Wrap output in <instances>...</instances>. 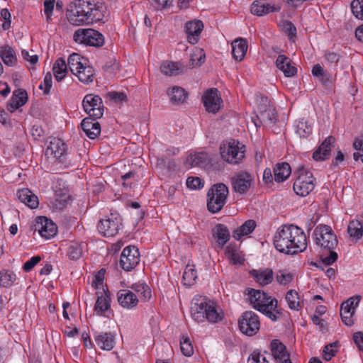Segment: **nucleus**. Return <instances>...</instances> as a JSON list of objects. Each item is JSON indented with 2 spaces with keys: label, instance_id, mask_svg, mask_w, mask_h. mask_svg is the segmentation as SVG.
Segmentation results:
<instances>
[{
  "label": "nucleus",
  "instance_id": "47",
  "mask_svg": "<svg viewBox=\"0 0 363 363\" xmlns=\"http://www.w3.org/2000/svg\"><path fill=\"white\" fill-rule=\"evenodd\" d=\"M298 294L295 290H289L286 295V300L289 307L292 310L298 311L299 305Z\"/></svg>",
  "mask_w": 363,
  "mask_h": 363
},
{
  "label": "nucleus",
  "instance_id": "4",
  "mask_svg": "<svg viewBox=\"0 0 363 363\" xmlns=\"http://www.w3.org/2000/svg\"><path fill=\"white\" fill-rule=\"evenodd\" d=\"M191 314L193 319L197 323H202L207 320L210 323H218L222 320V315L216 308L207 303L206 299L196 300L191 307Z\"/></svg>",
  "mask_w": 363,
  "mask_h": 363
},
{
  "label": "nucleus",
  "instance_id": "61",
  "mask_svg": "<svg viewBox=\"0 0 363 363\" xmlns=\"http://www.w3.org/2000/svg\"><path fill=\"white\" fill-rule=\"evenodd\" d=\"M160 163L157 165L160 166L161 169H164L166 171V173H170L176 171V164L174 161L170 160H160Z\"/></svg>",
  "mask_w": 363,
  "mask_h": 363
},
{
  "label": "nucleus",
  "instance_id": "3",
  "mask_svg": "<svg viewBox=\"0 0 363 363\" xmlns=\"http://www.w3.org/2000/svg\"><path fill=\"white\" fill-rule=\"evenodd\" d=\"M249 300L252 307L266 315L267 317L276 321L277 314H280L277 309L278 301L276 298L267 295L260 290L251 289L249 290Z\"/></svg>",
  "mask_w": 363,
  "mask_h": 363
},
{
  "label": "nucleus",
  "instance_id": "50",
  "mask_svg": "<svg viewBox=\"0 0 363 363\" xmlns=\"http://www.w3.org/2000/svg\"><path fill=\"white\" fill-rule=\"evenodd\" d=\"M15 280V274L9 271L0 272V285L3 287H8L13 284Z\"/></svg>",
  "mask_w": 363,
  "mask_h": 363
},
{
  "label": "nucleus",
  "instance_id": "16",
  "mask_svg": "<svg viewBox=\"0 0 363 363\" xmlns=\"http://www.w3.org/2000/svg\"><path fill=\"white\" fill-rule=\"evenodd\" d=\"M31 230L35 232L38 231L42 237L48 239L56 235L57 227L55 223L46 217L38 216L31 226Z\"/></svg>",
  "mask_w": 363,
  "mask_h": 363
},
{
  "label": "nucleus",
  "instance_id": "21",
  "mask_svg": "<svg viewBox=\"0 0 363 363\" xmlns=\"http://www.w3.org/2000/svg\"><path fill=\"white\" fill-rule=\"evenodd\" d=\"M97 119L89 116L82 121V129L90 139H95L101 133V125Z\"/></svg>",
  "mask_w": 363,
  "mask_h": 363
},
{
  "label": "nucleus",
  "instance_id": "39",
  "mask_svg": "<svg viewBox=\"0 0 363 363\" xmlns=\"http://www.w3.org/2000/svg\"><path fill=\"white\" fill-rule=\"evenodd\" d=\"M86 60L79 54L74 52L69 55L67 65L71 72L74 74L78 69L86 64Z\"/></svg>",
  "mask_w": 363,
  "mask_h": 363
},
{
  "label": "nucleus",
  "instance_id": "30",
  "mask_svg": "<svg viewBox=\"0 0 363 363\" xmlns=\"http://www.w3.org/2000/svg\"><path fill=\"white\" fill-rule=\"evenodd\" d=\"M274 5L261 0L255 1L250 7V11L253 15L262 16L271 12L277 11Z\"/></svg>",
  "mask_w": 363,
  "mask_h": 363
},
{
  "label": "nucleus",
  "instance_id": "2",
  "mask_svg": "<svg viewBox=\"0 0 363 363\" xmlns=\"http://www.w3.org/2000/svg\"><path fill=\"white\" fill-rule=\"evenodd\" d=\"M105 11L102 0H76L68 20L74 26L89 25L101 21Z\"/></svg>",
  "mask_w": 363,
  "mask_h": 363
},
{
  "label": "nucleus",
  "instance_id": "57",
  "mask_svg": "<svg viewBox=\"0 0 363 363\" xmlns=\"http://www.w3.org/2000/svg\"><path fill=\"white\" fill-rule=\"evenodd\" d=\"M277 281L282 285H286L293 280V275L291 273L280 270L276 275Z\"/></svg>",
  "mask_w": 363,
  "mask_h": 363
},
{
  "label": "nucleus",
  "instance_id": "18",
  "mask_svg": "<svg viewBox=\"0 0 363 363\" xmlns=\"http://www.w3.org/2000/svg\"><path fill=\"white\" fill-rule=\"evenodd\" d=\"M270 350L276 363H292L286 347L279 340L274 339L271 342Z\"/></svg>",
  "mask_w": 363,
  "mask_h": 363
},
{
  "label": "nucleus",
  "instance_id": "29",
  "mask_svg": "<svg viewBox=\"0 0 363 363\" xmlns=\"http://www.w3.org/2000/svg\"><path fill=\"white\" fill-rule=\"evenodd\" d=\"M17 196L21 202L23 203L31 209L36 208L39 205L38 196L33 194L28 189L18 190Z\"/></svg>",
  "mask_w": 363,
  "mask_h": 363
},
{
  "label": "nucleus",
  "instance_id": "45",
  "mask_svg": "<svg viewBox=\"0 0 363 363\" xmlns=\"http://www.w3.org/2000/svg\"><path fill=\"white\" fill-rule=\"evenodd\" d=\"M162 73L167 76L177 75L179 73V65L177 62L165 61L160 66Z\"/></svg>",
  "mask_w": 363,
  "mask_h": 363
},
{
  "label": "nucleus",
  "instance_id": "52",
  "mask_svg": "<svg viewBox=\"0 0 363 363\" xmlns=\"http://www.w3.org/2000/svg\"><path fill=\"white\" fill-rule=\"evenodd\" d=\"M353 147L356 152L353 154V159L363 157V134L357 137L353 143Z\"/></svg>",
  "mask_w": 363,
  "mask_h": 363
},
{
  "label": "nucleus",
  "instance_id": "23",
  "mask_svg": "<svg viewBox=\"0 0 363 363\" xmlns=\"http://www.w3.org/2000/svg\"><path fill=\"white\" fill-rule=\"evenodd\" d=\"M117 296L119 304L123 308L131 309L138 305V297L130 290L121 289Z\"/></svg>",
  "mask_w": 363,
  "mask_h": 363
},
{
  "label": "nucleus",
  "instance_id": "12",
  "mask_svg": "<svg viewBox=\"0 0 363 363\" xmlns=\"http://www.w3.org/2000/svg\"><path fill=\"white\" fill-rule=\"evenodd\" d=\"M122 225L120 216L111 214L107 218L101 219L97 225L100 234L104 237H113L118 234Z\"/></svg>",
  "mask_w": 363,
  "mask_h": 363
},
{
  "label": "nucleus",
  "instance_id": "40",
  "mask_svg": "<svg viewBox=\"0 0 363 363\" xmlns=\"http://www.w3.org/2000/svg\"><path fill=\"white\" fill-rule=\"evenodd\" d=\"M130 289L134 291L140 298L146 301L151 298V290L150 287L145 283H135L130 286Z\"/></svg>",
  "mask_w": 363,
  "mask_h": 363
},
{
  "label": "nucleus",
  "instance_id": "19",
  "mask_svg": "<svg viewBox=\"0 0 363 363\" xmlns=\"http://www.w3.org/2000/svg\"><path fill=\"white\" fill-rule=\"evenodd\" d=\"M67 152V145L58 138H51L45 150V155L49 159H60Z\"/></svg>",
  "mask_w": 363,
  "mask_h": 363
},
{
  "label": "nucleus",
  "instance_id": "48",
  "mask_svg": "<svg viewBox=\"0 0 363 363\" xmlns=\"http://www.w3.org/2000/svg\"><path fill=\"white\" fill-rule=\"evenodd\" d=\"M182 353L186 357H191L194 354L192 343L188 336L183 335L180 340Z\"/></svg>",
  "mask_w": 363,
  "mask_h": 363
},
{
  "label": "nucleus",
  "instance_id": "44",
  "mask_svg": "<svg viewBox=\"0 0 363 363\" xmlns=\"http://www.w3.org/2000/svg\"><path fill=\"white\" fill-rule=\"evenodd\" d=\"M206 55L203 49L195 48L191 55L190 66L192 67L201 66L204 63Z\"/></svg>",
  "mask_w": 363,
  "mask_h": 363
},
{
  "label": "nucleus",
  "instance_id": "11",
  "mask_svg": "<svg viewBox=\"0 0 363 363\" xmlns=\"http://www.w3.org/2000/svg\"><path fill=\"white\" fill-rule=\"evenodd\" d=\"M240 330L248 336L255 335L259 330L258 315L253 311H245L238 320Z\"/></svg>",
  "mask_w": 363,
  "mask_h": 363
},
{
  "label": "nucleus",
  "instance_id": "7",
  "mask_svg": "<svg viewBox=\"0 0 363 363\" xmlns=\"http://www.w3.org/2000/svg\"><path fill=\"white\" fill-rule=\"evenodd\" d=\"M226 162L230 164H238L240 160H185L184 166L189 169L193 167L203 168L208 174L223 172L226 166Z\"/></svg>",
  "mask_w": 363,
  "mask_h": 363
},
{
  "label": "nucleus",
  "instance_id": "51",
  "mask_svg": "<svg viewBox=\"0 0 363 363\" xmlns=\"http://www.w3.org/2000/svg\"><path fill=\"white\" fill-rule=\"evenodd\" d=\"M343 54L344 52L342 50L326 51L324 57L328 64H337L343 57Z\"/></svg>",
  "mask_w": 363,
  "mask_h": 363
},
{
  "label": "nucleus",
  "instance_id": "6",
  "mask_svg": "<svg viewBox=\"0 0 363 363\" xmlns=\"http://www.w3.org/2000/svg\"><path fill=\"white\" fill-rule=\"evenodd\" d=\"M315 179L313 174L303 167L298 170V176L294 183V190L297 195L306 196L315 188Z\"/></svg>",
  "mask_w": 363,
  "mask_h": 363
},
{
  "label": "nucleus",
  "instance_id": "46",
  "mask_svg": "<svg viewBox=\"0 0 363 363\" xmlns=\"http://www.w3.org/2000/svg\"><path fill=\"white\" fill-rule=\"evenodd\" d=\"M84 245V243H71L67 252L69 258L72 260L79 259L82 256Z\"/></svg>",
  "mask_w": 363,
  "mask_h": 363
},
{
  "label": "nucleus",
  "instance_id": "49",
  "mask_svg": "<svg viewBox=\"0 0 363 363\" xmlns=\"http://www.w3.org/2000/svg\"><path fill=\"white\" fill-rule=\"evenodd\" d=\"M272 150L274 152V147L269 146L267 147V150L264 149L262 147H257L255 150V159H263L268 158L272 159L275 157H279L277 154H272Z\"/></svg>",
  "mask_w": 363,
  "mask_h": 363
},
{
  "label": "nucleus",
  "instance_id": "56",
  "mask_svg": "<svg viewBox=\"0 0 363 363\" xmlns=\"http://www.w3.org/2000/svg\"><path fill=\"white\" fill-rule=\"evenodd\" d=\"M52 85V76L48 72L44 77L43 82L39 86V89L43 90L44 94H48L50 93V89Z\"/></svg>",
  "mask_w": 363,
  "mask_h": 363
},
{
  "label": "nucleus",
  "instance_id": "53",
  "mask_svg": "<svg viewBox=\"0 0 363 363\" xmlns=\"http://www.w3.org/2000/svg\"><path fill=\"white\" fill-rule=\"evenodd\" d=\"M296 133L300 137H307L312 133V127L306 121H301L297 124Z\"/></svg>",
  "mask_w": 363,
  "mask_h": 363
},
{
  "label": "nucleus",
  "instance_id": "20",
  "mask_svg": "<svg viewBox=\"0 0 363 363\" xmlns=\"http://www.w3.org/2000/svg\"><path fill=\"white\" fill-rule=\"evenodd\" d=\"M203 29V23L200 20L187 22L185 26L187 41L191 45L196 44L199 40Z\"/></svg>",
  "mask_w": 363,
  "mask_h": 363
},
{
  "label": "nucleus",
  "instance_id": "63",
  "mask_svg": "<svg viewBox=\"0 0 363 363\" xmlns=\"http://www.w3.org/2000/svg\"><path fill=\"white\" fill-rule=\"evenodd\" d=\"M40 260L41 257L40 256H34L31 257L24 263L23 269L25 272H30Z\"/></svg>",
  "mask_w": 363,
  "mask_h": 363
},
{
  "label": "nucleus",
  "instance_id": "36",
  "mask_svg": "<svg viewBox=\"0 0 363 363\" xmlns=\"http://www.w3.org/2000/svg\"><path fill=\"white\" fill-rule=\"evenodd\" d=\"M291 173V167L287 162L278 163L274 169V179L278 182L286 180Z\"/></svg>",
  "mask_w": 363,
  "mask_h": 363
},
{
  "label": "nucleus",
  "instance_id": "42",
  "mask_svg": "<svg viewBox=\"0 0 363 363\" xmlns=\"http://www.w3.org/2000/svg\"><path fill=\"white\" fill-rule=\"evenodd\" d=\"M196 278L197 272L194 265H186L182 277L183 284L187 286H191L194 284Z\"/></svg>",
  "mask_w": 363,
  "mask_h": 363
},
{
  "label": "nucleus",
  "instance_id": "43",
  "mask_svg": "<svg viewBox=\"0 0 363 363\" xmlns=\"http://www.w3.org/2000/svg\"><path fill=\"white\" fill-rule=\"evenodd\" d=\"M347 232L350 237L357 240L361 238L363 235V225L357 220H353L350 222L347 227Z\"/></svg>",
  "mask_w": 363,
  "mask_h": 363
},
{
  "label": "nucleus",
  "instance_id": "17",
  "mask_svg": "<svg viewBox=\"0 0 363 363\" xmlns=\"http://www.w3.org/2000/svg\"><path fill=\"white\" fill-rule=\"evenodd\" d=\"M203 101L206 111L213 113H216L220 110L223 102L216 89L207 90L203 96Z\"/></svg>",
  "mask_w": 363,
  "mask_h": 363
},
{
  "label": "nucleus",
  "instance_id": "1",
  "mask_svg": "<svg viewBox=\"0 0 363 363\" xmlns=\"http://www.w3.org/2000/svg\"><path fill=\"white\" fill-rule=\"evenodd\" d=\"M274 247L280 252L294 255L304 251L307 239L304 231L294 225H283L274 234Z\"/></svg>",
  "mask_w": 363,
  "mask_h": 363
},
{
  "label": "nucleus",
  "instance_id": "28",
  "mask_svg": "<svg viewBox=\"0 0 363 363\" xmlns=\"http://www.w3.org/2000/svg\"><path fill=\"white\" fill-rule=\"evenodd\" d=\"M335 142L333 136L326 138L313 153L312 159H325L330 155L331 147Z\"/></svg>",
  "mask_w": 363,
  "mask_h": 363
},
{
  "label": "nucleus",
  "instance_id": "38",
  "mask_svg": "<svg viewBox=\"0 0 363 363\" xmlns=\"http://www.w3.org/2000/svg\"><path fill=\"white\" fill-rule=\"evenodd\" d=\"M257 120L264 121V123L271 125L276 123L278 120V116L275 111V108L272 106L264 111H259L257 113Z\"/></svg>",
  "mask_w": 363,
  "mask_h": 363
},
{
  "label": "nucleus",
  "instance_id": "14",
  "mask_svg": "<svg viewBox=\"0 0 363 363\" xmlns=\"http://www.w3.org/2000/svg\"><path fill=\"white\" fill-rule=\"evenodd\" d=\"M253 183L254 176L247 171H240L231 178L233 190L240 194H246Z\"/></svg>",
  "mask_w": 363,
  "mask_h": 363
},
{
  "label": "nucleus",
  "instance_id": "10",
  "mask_svg": "<svg viewBox=\"0 0 363 363\" xmlns=\"http://www.w3.org/2000/svg\"><path fill=\"white\" fill-rule=\"evenodd\" d=\"M246 147L236 140L223 142L220 145V153L222 159H244Z\"/></svg>",
  "mask_w": 363,
  "mask_h": 363
},
{
  "label": "nucleus",
  "instance_id": "58",
  "mask_svg": "<svg viewBox=\"0 0 363 363\" xmlns=\"http://www.w3.org/2000/svg\"><path fill=\"white\" fill-rule=\"evenodd\" d=\"M337 345L338 342H335L325 347L323 355L325 360L330 361L335 356L337 350H334L333 347H336Z\"/></svg>",
  "mask_w": 363,
  "mask_h": 363
},
{
  "label": "nucleus",
  "instance_id": "62",
  "mask_svg": "<svg viewBox=\"0 0 363 363\" xmlns=\"http://www.w3.org/2000/svg\"><path fill=\"white\" fill-rule=\"evenodd\" d=\"M107 96L116 103L122 102L126 99V95L123 92L110 91L107 94Z\"/></svg>",
  "mask_w": 363,
  "mask_h": 363
},
{
  "label": "nucleus",
  "instance_id": "13",
  "mask_svg": "<svg viewBox=\"0 0 363 363\" xmlns=\"http://www.w3.org/2000/svg\"><path fill=\"white\" fill-rule=\"evenodd\" d=\"M84 111L89 116L100 118L103 116L104 106L103 101L99 95L92 94H86L82 101Z\"/></svg>",
  "mask_w": 363,
  "mask_h": 363
},
{
  "label": "nucleus",
  "instance_id": "32",
  "mask_svg": "<svg viewBox=\"0 0 363 363\" xmlns=\"http://www.w3.org/2000/svg\"><path fill=\"white\" fill-rule=\"evenodd\" d=\"M0 57L4 63L9 67H14L17 64L16 52L8 45L0 47Z\"/></svg>",
  "mask_w": 363,
  "mask_h": 363
},
{
  "label": "nucleus",
  "instance_id": "8",
  "mask_svg": "<svg viewBox=\"0 0 363 363\" xmlns=\"http://www.w3.org/2000/svg\"><path fill=\"white\" fill-rule=\"evenodd\" d=\"M73 38L77 43L93 47H101L104 43V35L91 28L78 29L74 33Z\"/></svg>",
  "mask_w": 363,
  "mask_h": 363
},
{
  "label": "nucleus",
  "instance_id": "33",
  "mask_svg": "<svg viewBox=\"0 0 363 363\" xmlns=\"http://www.w3.org/2000/svg\"><path fill=\"white\" fill-rule=\"evenodd\" d=\"M257 226L254 220H246L241 226L233 231V237L236 240H240L243 236L250 235L253 232Z\"/></svg>",
  "mask_w": 363,
  "mask_h": 363
},
{
  "label": "nucleus",
  "instance_id": "59",
  "mask_svg": "<svg viewBox=\"0 0 363 363\" xmlns=\"http://www.w3.org/2000/svg\"><path fill=\"white\" fill-rule=\"evenodd\" d=\"M186 186L191 189H200L203 186V183L199 177H189L186 179Z\"/></svg>",
  "mask_w": 363,
  "mask_h": 363
},
{
  "label": "nucleus",
  "instance_id": "9",
  "mask_svg": "<svg viewBox=\"0 0 363 363\" xmlns=\"http://www.w3.org/2000/svg\"><path fill=\"white\" fill-rule=\"evenodd\" d=\"M315 243L323 248L332 250L337 245V239L332 228L327 225H321L314 230Z\"/></svg>",
  "mask_w": 363,
  "mask_h": 363
},
{
  "label": "nucleus",
  "instance_id": "54",
  "mask_svg": "<svg viewBox=\"0 0 363 363\" xmlns=\"http://www.w3.org/2000/svg\"><path fill=\"white\" fill-rule=\"evenodd\" d=\"M351 9L357 18L363 20V0H353L351 3Z\"/></svg>",
  "mask_w": 363,
  "mask_h": 363
},
{
  "label": "nucleus",
  "instance_id": "35",
  "mask_svg": "<svg viewBox=\"0 0 363 363\" xmlns=\"http://www.w3.org/2000/svg\"><path fill=\"white\" fill-rule=\"evenodd\" d=\"M167 95L173 104H179L185 101L188 94L182 87L174 86L168 89Z\"/></svg>",
  "mask_w": 363,
  "mask_h": 363
},
{
  "label": "nucleus",
  "instance_id": "64",
  "mask_svg": "<svg viewBox=\"0 0 363 363\" xmlns=\"http://www.w3.org/2000/svg\"><path fill=\"white\" fill-rule=\"evenodd\" d=\"M354 314L349 313L348 311H340V315L342 322L347 326H351L354 324L352 316Z\"/></svg>",
  "mask_w": 363,
  "mask_h": 363
},
{
  "label": "nucleus",
  "instance_id": "27",
  "mask_svg": "<svg viewBox=\"0 0 363 363\" xmlns=\"http://www.w3.org/2000/svg\"><path fill=\"white\" fill-rule=\"evenodd\" d=\"M250 274L260 286L268 285L273 280V271L269 268L252 269L250 272Z\"/></svg>",
  "mask_w": 363,
  "mask_h": 363
},
{
  "label": "nucleus",
  "instance_id": "31",
  "mask_svg": "<svg viewBox=\"0 0 363 363\" xmlns=\"http://www.w3.org/2000/svg\"><path fill=\"white\" fill-rule=\"evenodd\" d=\"M247 50V41L242 38L235 39L232 43V55L235 60L241 61L245 57Z\"/></svg>",
  "mask_w": 363,
  "mask_h": 363
},
{
  "label": "nucleus",
  "instance_id": "60",
  "mask_svg": "<svg viewBox=\"0 0 363 363\" xmlns=\"http://www.w3.org/2000/svg\"><path fill=\"white\" fill-rule=\"evenodd\" d=\"M55 0H45L44 1V13L46 16L47 21H49L52 18V12L55 6Z\"/></svg>",
  "mask_w": 363,
  "mask_h": 363
},
{
  "label": "nucleus",
  "instance_id": "26",
  "mask_svg": "<svg viewBox=\"0 0 363 363\" xmlns=\"http://www.w3.org/2000/svg\"><path fill=\"white\" fill-rule=\"evenodd\" d=\"M212 233L217 245L220 248H223L230 238L229 230L225 225L221 223L217 224L215 226L212 230Z\"/></svg>",
  "mask_w": 363,
  "mask_h": 363
},
{
  "label": "nucleus",
  "instance_id": "24",
  "mask_svg": "<svg viewBox=\"0 0 363 363\" xmlns=\"http://www.w3.org/2000/svg\"><path fill=\"white\" fill-rule=\"evenodd\" d=\"M276 66L286 77H294L297 73V68L292 65L291 59L284 55H279L277 57Z\"/></svg>",
  "mask_w": 363,
  "mask_h": 363
},
{
  "label": "nucleus",
  "instance_id": "34",
  "mask_svg": "<svg viewBox=\"0 0 363 363\" xmlns=\"http://www.w3.org/2000/svg\"><path fill=\"white\" fill-rule=\"evenodd\" d=\"M74 75L83 84H89L94 79L95 71L93 67L86 65V63L74 73Z\"/></svg>",
  "mask_w": 363,
  "mask_h": 363
},
{
  "label": "nucleus",
  "instance_id": "37",
  "mask_svg": "<svg viewBox=\"0 0 363 363\" xmlns=\"http://www.w3.org/2000/svg\"><path fill=\"white\" fill-rule=\"evenodd\" d=\"M52 71L57 82L64 79L67 73V65L65 60L62 57L57 58L53 65Z\"/></svg>",
  "mask_w": 363,
  "mask_h": 363
},
{
  "label": "nucleus",
  "instance_id": "25",
  "mask_svg": "<svg viewBox=\"0 0 363 363\" xmlns=\"http://www.w3.org/2000/svg\"><path fill=\"white\" fill-rule=\"evenodd\" d=\"M28 101V94L24 89H18L14 91L7 105V109L10 112H14L18 108L23 106Z\"/></svg>",
  "mask_w": 363,
  "mask_h": 363
},
{
  "label": "nucleus",
  "instance_id": "41",
  "mask_svg": "<svg viewBox=\"0 0 363 363\" xmlns=\"http://www.w3.org/2000/svg\"><path fill=\"white\" fill-rule=\"evenodd\" d=\"M111 307V298L106 293L98 296L94 310L99 315H103Z\"/></svg>",
  "mask_w": 363,
  "mask_h": 363
},
{
  "label": "nucleus",
  "instance_id": "55",
  "mask_svg": "<svg viewBox=\"0 0 363 363\" xmlns=\"http://www.w3.org/2000/svg\"><path fill=\"white\" fill-rule=\"evenodd\" d=\"M255 102L257 104V112L259 113V111H264V109L268 108L269 107L272 106L270 104V101L268 99V97L259 94H257L255 96Z\"/></svg>",
  "mask_w": 363,
  "mask_h": 363
},
{
  "label": "nucleus",
  "instance_id": "15",
  "mask_svg": "<svg viewBox=\"0 0 363 363\" xmlns=\"http://www.w3.org/2000/svg\"><path fill=\"white\" fill-rule=\"evenodd\" d=\"M140 256L138 249L134 245L125 247L121 255L120 264L127 272L131 271L140 262Z\"/></svg>",
  "mask_w": 363,
  "mask_h": 363
},
{
  "label": "nucleus",
  "instance_id": "5",
  "mask_svg": "<svg viewBox=\"0 0 363 363\" xmlns=\"http://www.w3.org/2000/svg\"><path fill=\"white\" fill-rule=\"evenodd\" d=\"M228 188L223 183L214 184L208 191L207 208L212 213L220 211L226 203Z\"/></svg>",
  "mask_w": 363,
  "mask_h": 363
},
{
  "label": "nucleus",
  "instance_id": "22",
  "mask_svg": "<svg viewBox=\"0 0 363 363\" xmlns=\"http://www.w3.org/2000/svg\"><path fill=\"white\" fill-rule=\"evenodd\" d=\"M94 338L96 344L104 350L110 351L115 345V336L111 333L94 332Z\"/></svg>",
  "mask_w": 363,
  "mask_h": 363
}]
</instances>
